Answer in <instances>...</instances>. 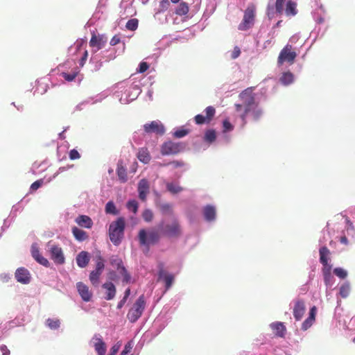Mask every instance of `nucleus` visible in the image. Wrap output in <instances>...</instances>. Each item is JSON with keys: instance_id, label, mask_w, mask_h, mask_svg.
Instances as JSON below:
<instances>
[{"instance_id": "f257e3e1", "label": "nucleus", "mask_w": 355, "mask_h": 355, "mask_svg": "<svg viewBox=\"0 0 355 355\" xmlns=\"http://www.w3.org/2000/svg\"><path fill=\"white\" fill-rule=\"evenodd\" d=\"M254 87H250L244 89L240 94L239 98L242 101V104H235L236 110L238 112H241L240 117L244 123H246V117L251 108L256 103L254 94L253 93Z\"/></svg>"}, {"instance_id": "f03ea898", "label": "nucleus", "mask_w": 355, "mask_h": 355, "mask_svg": "<svg viewBox=\"0 0 355 355\" xmlns=\"http://www.w3.org/2000/svg\"><path fill=\"white\" fill-rule=\"evenodd\" d=\"M125 227V220L123 217H119L112 222L109 226L108 234L111 242L114 245H119L123 237Z\"/></svg>"}, {"instance_id": "7ed1b4c3", "label": "nucleus", "mask_w": 355, "mask_h": 355, "mask_svg": "<svg viewBox=\"0 0 355 355\" xmlns=\"http://www.w3.org/2000/svg\"><path fill=\"white\" fill-rule=\"evenodd\" d=\"M160 232L168 237H179L181 235V228L178 220L175 218H173L168 223L164 224L162 222L158 225Z\"/></svg>"}, {"instance_id": "20e7f679", "label": "nucleus", "mask_w": 355, "mask_h": 355, "mask_svg": "<svg viewBox=\"0 0 355 355\" xmlns=\"http://www.w3.org/2000/svg\"><path fill=\"white\" fill-rule=\"evenodd\" d=\"M138 239L141 245H155L159 241L160 232L155 230L147 232L144 229H141L139 232Z\"/></svg>"}, {"instance_id": "39448f33", "label": "nucleus", "mask_w": 355, "mask_h": 355, "mask_svg": "<svg viewBox=\"0 0 355 355\" xmlns=\"http://www.w3.org/2000/svg\"><path fill=\"white\" fill-rule=\"evenodd\" d=\"M146 306L144 295H141L134 303L127 314V318L131 322H135L142 315Z\"/></svg>"}, {"instance_id": "423d86ee", "label": "nucleus", "mask_w": 355, "mask_h": 355, "mask_svg": "<svg viewBox=\"0 0 355 355\" xmlns=\"http://www.w3.org/2000/svg\"><path fill=\"white\" fill-rule=\"evenodd\" d=\"M256 7L254 4H250L245 9L242 21L238 26L240 31H247L250 28L254 23Z\"/></svg>"}, {"instance_id": "0eeeda50", "label": "nucleus", "mask_w": 355, "mask_h": 355, "mask_svg": "<svg viewBox=\"0 0 355 355\" xmlns=\"http://www.w3.org/2000/svg\"><path fill=\"white\" fill-rule=\"evenodd\" d=\"M296 57L297 53L292 45L287 44L280 51L277 58V63L279 65H282L284 62L292 64L294 63Z\"/></svg>"}, {"instance_id": "6e6552de", "label": "nucleus", "mask_w": 355, "mask_h": 355, "mask_svg": "<svg viewBox=\"0 0 355 355\" xmlns=\"http://www.w3.org/2000/svg\"><path fill=\"white\" fill-rule=\"evenodd\" d=\"M48 247L50 257L53 262L58 265L64 263L65 257L62 248L58 245L52 244L51 241L48 243Z\"/></svg>"}, {"instance_id": "1a4fd4ad", "label": "nucleus", "mask_w": 355, "mask_h": 355, "mask_svg": "<svg viewBox=\"0 0 355 355\" xmlns=\"http://www.w3.org/2000/svg\"><path fill=\"white\" fill-rule=\"evenodd\" d=\"M110 263L111 266L116 268L119 273L123 277L124 282L128 283L130 281L131 276L123 266V261L121 258L117 256H112L110 258Z\"/></svg>"}, {"instance_id": "9d476101", "label": "nucleus", "mask_w": 355, "mask_h": 355, "mask_svg": "<svg viewBox=\"0 0 355 355\" xmlns=\"http://www.w3.org/2000/svg\"><path fill=\"white\" fill-rule=\"evenodd\" d=\"M205 116L197 114L194 117V121L197 125L209 124L214 119L216 109L213 106H208L205 110Z\"/></svg>"}, {"instance_id": "9b49d317", "label": "nucleus", "mask_w": 355, "mask_h": 355, "mask_svg": "<svg viewBox=\"0 0 355 355\" xmlns=\"http://www.w3.org/2000/svg\"><path fill=\"white\" fill-rule=\"evenodd\" d=\"M184 148L181 143H175L173 141H166L161 147V153L163 155H175L180 153Z\"/></svg>"}, {"instance_id": "f8f14e48", "label": "nucleus", "mask_w": 355, "mask_h": 355, "mask_svg": "<svg viewBox=\"0 0 355 355\" xmlns=\"http://www.w3.org/2000/svg\"><path fill=\"white\" fill-rule=\"evenodd\" d=\"M174 275L168 273L164 269L162 263L159 264L158 280H163L165 283L166 290H168L174 281Z\"/></svg>"}, {"instance_id": "ddd939ff", "label": "nucleus", "mask_w": 355, "mask_h": 355, "mask_svg": "<svg viewBox=\"0 0 355 355\" xmlns=\"http://www.w3.org/2000/svg\"><path fill=\"white\" fill-rule=\"evenodd\" d=\"M107 42V37L104 35H96L94 33L92 34L89 41V46L92 48H96L94 50V53L103 48Z\"/></svg>"}, {"instance_id": "4468645a", "label": "nucleus", "mask_w": 355, "mask_h": 355, "mask_svg": "<svg viewBox=\"0 0 355 355\" xmlns=\"http://www.w3.org/2000/svg\"><path fill=\"white\" fill-rule=\"evenodd\" d=\"M16 280L22 284H28L31 282V275L28 269L24 267L18 268L15 272Z\"/></svg>"}, {"instance_id": "2eb2a0df", "label": "nucleus", "mask_w": 355, "mask_h": 355, "mask_svg": "<svg viewBox=\"0 0 355 355\" xmlns=\"http://www.w3.org/2000/svg\"><path fill=\"white\" fill-rule=\"evenodd\" d=\"M144 131L146 133H156L158 135H163L165 132L164 125L157 121H153L150 123H146L144 125Z\"/></svg>"}, {"instance_id": "dca6fc26", "label": "nucleus", "mask_w": 355, "mask_h": 355, "mask_svg": "<svg viewBox=\"0 0 355 355\" xmlns=\"http://www.w3.org/2000/svg\"><path fill=\"white\" fill-rule=\"evenodd\" d=\"M137 190L139 199L144 202L146 201L150 190L148 181L146 179H141L138 183Z\"/></svg>"}, {"instance_id": "f3484780", "label": "nucleus", "mask_w": 355, "mask_h": 355, "mask_svg": "<svg viewBox=\"0 0 355 355\" xmlns=\"http://www.w3.org/2000/svg\"><path fill=\"white\" fill-rule=\"evenodd\" d=\"M94 347L98 355H105L106 345L99 335H94L92 338Z\"/></svg>"}, {"instance_id": "a211bd4d", "label": "nucleus", "mask_w": 355, "mask_h": 355, "mask_svg": "<svg viewBox=\"0 0 355 355\" xmlns=\"http://www.w3.org/2000/svg\"><path fill=\"white\" fill-rule=\"evenodd\" d=\"M76 287L78 292L83 301L89 302L91 300L92 293L91 291H89V287L87 285L83 282H78L76 284Z\"/></svg>"}, {"instance_id": "6ab92c4d", "label": "nucleus", "mask_w": 355, "mask_h": 355, "mask_svg": "<svg viewBox=\"0 0 355 355\" xmlns=\"http://www.w3.org/2000/svg\"><path fill=\"white\" fill-rule=\"evenodd\" d=\"M76 263L80 268H85L90 260L89 254L86 251H81L78 254L76 258Z\"/></svg>"}, {"instance_id": "aec40b11", "label": "nucleus", "mask_w": 355, "mask_h": 355, "mask_svg": "<svg viewBox=\"0 0 355 355\" xmlns=\"http://www.w3.org/2000/svg\"><path fill=\"white\" fill-rule=\"evenodd\" d=\"M116 174L121 182L125 183L128 181L126 168L122 160H119L117 163Z\"/></svg>"}, {"instance_id": "412c9836", "label": "nucleus", "mask_w": 355, "mask_h": 355, "mask_svg": "<svg viewBox=\"0 0 355 355\" xmlns=\"http://www.w3.org/2000/svg\"><path fill=\"white\" fill-rule=\"evenodd\" d=\"M273 334L278 337H284L286 332V327L282 322H274L270 325Z\"/></svg>"}, {"instance_id": "4be33fe9", "label": "nucleus", "mask_w": 355, "mask_h": 355, "mask_svg": "<svg viewBox=\"0 0 355 355\" xmlns=\"http://www.w3.org/2000/svg\"><path fill=\"white\" fill-rule=\"evenodd\" d=\"M76 223L80 227L90 229L93 225L92 220L85 215H80L76 218Z\"/></svg>"}, {"instance_id": "5701e85b", "label": "nucleus", "mask_w": 355, "mask_h": 355, "mask_svg": "<svg viewBox=\"0 0 355 355\" xmlns=\"http://www.w3.org/2000/svg\"><path fill=\"white\" fill-rule=\"evenodd\" d=\"M103 288L106 290L107 296L105 299L107 300H112L116 295L115 286L112 282H106L103 284Z\"/></svg>"}, {"instance_id": "b1692460", "label": "nucleus", "mask_w": 355, "mask_h": 355, "mask_svg": "<svg viewBox=\"0 0 355 355\" xmlns=\"http://www.w3.org/2000/svg\"><path fill=\"white\" fill-rule=\"evenodd\" d=\"M288 17H293L297 13V3L293 1H288L286 2V8L284 10Z\"/></svg>"}, {"instance_id": "393cba45", "label": "nucleus", "mask_w": 355, "mask_h": 355, "mask_svg": "<svg viewBox=\"0 0 355 355\" xmlns=\"http://www.w3.org/2000/svg\"><path fill=\"white\" fill-rule=\"evenodd\" d=\"M305 311V306L304 304L302 302H296L294 310H293V315L294 317L297 320H299L302 318L304 313Z\"/></svg>"}, {"instance_id": "a878e982", "label": "nucleus", "mask_w": 355, "mask_h": 355, "mask_svg": "<svg viewBox=\"0 0 355 355\" xmlns=\"http://www.w3.org/2000/svg\"><path fill=\"white\" fill-rule=\"evenodd\" d=\"M204 216L208 221L214 220L216 218V209L214 207L207 205L203 210Z\"/></svg>"}, {"instance_id": "bb28decb", "label": "nucleus", "mask_w": 355, "mask_h": 355, "mask_svg": "<svg viewBox=\"0 0 355 355\" xmlns=\"http://www.w3.org/2000/svg\"><path fill=\"white\" fill-rule=\"evenodd\" d=\"M72 233L76 239L79 241H85L88 238V235L86 232L78 228L77 227H73L72 228Z\"/></svg>"}, {"instance_id": "cd10ccee", "label": "nucleus", "mask_w": 355, "mask_h": 355, "mask_svg": "<svg viewBox=\"0 0 355 355\" xmlns=\"http://www.w3.org/2000/svg\"><path fill=\"white\" fill-rule=\"evenodd\" d=\"M137 158L139 160L144 164H147L150 160V155L147 148L139 149L137 153Z\"/></svg>"}, {"instance_id": "c85d7f7f", "label": "nucleus", "mask_w": 355, "mask_h": 355, "mask_svg": "<svg viewBox=\"0 0 355 355\" xmlns=\"http://www.w3.org/2000/svg\"><path fill=\"white\" fill-rule=\"evenodd\" d=\"M103 271L94 269L89 274V280L93 286H96L99 283V278Z\"/></svg>"}, {"instance_id": "c756f323", "label": "nucleus", "mask_w": 355, "mask_h": 355, "mask_svg": "<svg viewBox=\"0 0 355 355\" xmlns=\"http://www.w3.org/2000/svg\"><path fill=\"white\" fill-rule=\"evenodd\" d=\"M94 260H95V263H96L95 269L98 270L103 271V270L105 268V260L103 258L100 251L97 252V253L95 256Z\"/></svg>"}, {"instance_id": "7c9ffc66", "label": "nucleus", "mask_w": 355, "mask_h": 355, "mask_svg": "<svg viewBox=\"0 0 355 355\" xmlns=\"http://www.w3.org/2000/svg\"><path fill=\"white\" fill-rule=\"evenodd\" d=\"M293 80H294L293 74L290 71L283 73L279 79L281 83L284 85H288L292 83L293 82Z\"/></svg>"}, {"instance_id": "2f4dec72", "label": "nucleus", "mask_w": 355, "mask_h": 355, "mask_svg": "<svg viewBox=\"0 0 355 355\" xmlns=\"http://www.w3.org/2000/svg\"><path fill=\"white\" fill-rule=\"evenodd\" d=\"M189 10L188 4L186 2H181L175 10V14L179 16L186 15Z\"/></svg>"}, {"instance_id": "473e14b6", "label": "nucleus", "mask_w": 355, "mask_h": 355, "mask_svg": "<svg viewBox=\"0 0 355 355\" xmlns=\"http://www.w3.org/2000/svg\"><path fill=\"white\" fill-rule=\"evenodd\" d=\"M329 254V250L327 247H322L320 250V262L326 266L328 263V256Z\"/></svg>"}, {"instance_id": "72a5a7b5", "label": "nucleus", "mask_w": 355, "mask_h": 355, "mask_svg": "<svg viewBox=\"0 0 355 355\" xmlns=\"http://www.w3.org/2000/svg\"><path fill=\"white\" fill-rule=\"evenodd\" d=\"M216 139V132L213 129H209L207 130L204 136V140L206 142L208 143H212L214 142Z\"/></svg>"}, {"instance_id": "f704fd0d", "label": "nucleus", "mask_w": 355, "mask_h": 355, "mask_svg": "<svg viewBox=\"0 0 355 355\" xmlns=\"http://www.w3.org/2000/svg\"><path fill=\"white\" fill-rule=\"evenodd\" d=\"M252 114V118L254 121L259 120L261 116H262L263 112L262 110L259 107L258 103L255 104L254 106L252 107L251 111L249 112Z\"/></svg>"}, {"instance_id": "c9c22d12", "label": "nucleus", "mask_w": 355, "mask_h": 355, "mask_svg": "<svg viewBox=\"0 0 355 355\" xmlns=\"http://www.w3.org/2000/svg\"><path fill=\"white\" fill-rule=\"evenodd\" d=\"M105 211L106 214H112V215H117L119 214V211L114 205V203L112 201H109L105 205Z\"/></svg>"}, {"instance_id": "e433bc0d", "label": "nucleus", "mask_w": 355, "mask_h": 355, "mask_svg": "<svg viewBox=\"0 0 355 355\" xmlns=\"http://www.w3.org/2000/svg\"><path fill=\"white\" fill-rule=\"evenodd\" d=\"M166 188L168 191L174 194L178 193L183 191V188L182 187L171 182L166 184Z\"/></svg>"}, {"instance_id": "4c0bfd02", "label": "nucleus", "mask_w": 355, "mask_h": 355, "mask_svg": "<svg viewBox=\"0 0 355 355\" xmlns=\"http://www.w3.org/2000/svg\"><path fill=\"white\" fill-rule=\"evenodd\" d=\"M159 209L163 214L172 215L173 213V207L171 204L164 203L160 205Z\"/></svg>"}, {"instance_id": "58836bf2", "label": "nucleus", "mask_w": 355, "mask_h": 355, "mask_svg": "<svg viewBox=\"0 0 355 355\" xmlns=\"http://www.w3.org/2000/svg\"><path fill=\"white\" fill-rule=\"evenodd\" d=\"M139 21L137 19L134 18L128 20L125 24V27L128 30L135 31L138 28Z\"/></svg>"}, {"instance_id": "ea45409f", "label": "nucleus", "mask_w": 355, "mask_h": 355, "mask_svg": "<svg viewBox=\"0 0 355 355\" xmlns=\"http://www.w3.org/2000/svg\"><path fill=\"white\" fill-rule=\"evenodd\" d=\"M350 293V286L348 283H345L340 288V295L343 297H347Z\"/></svg>"}, {"instance_id": "a19ab883", "label": "nucleus", "mask_w": 355, "mask_h": 355, "mask_svg": "<svg viewBox=\"0 0 355 355\" xmlns=\"http://www.w3.org/2000/svg\"><path fill=\"white\" fill-rule=\"evenodd\" d=\"M60 320L58 319H51L49 318L46 320L47 326L51 329H56L60 327Z\"/></svg>"}, {"instance_id": "79ce46f5", "label": "nucleus", "mask_w": 355, "mask_h": 355, "mask_svg": "<svg viewBox=\"0 0 355 355\" xmlns=\"http://www.w3.org/2000/svg\"><path fill=\"white\" fill-rule=\"evenodd\" d=\"M286 2V0H276L275 1V10L276 12L282 15L284 12V6Z\"/></svg>"}, {"instance_id": "37998d69", "label": "nucleus", "mask_w": 355, "mask_h": 355, "mask_svg": "<svg viewBox=\"0 0 355 355\" xmlns=\"http://www.w3.org/2000/svg\"><path fill=\"white\" fill-rule=\"evenodd\" d=\"M153 213L150 209H146L142 214V217L146 222H150L153 219Z\"/></svg>"}, {"instance_id": "c03bdc74", "label": "nucleus", "mask_w": 355, "mask_h": 355, "mask_svg": "<svg viewBox=\"0 0 355 355\" xmlns=\"http://www.w3.org/2000/svg\"><path fill=\"white\" fill-rule=\"evenodd\" d=\"M127 207L135 214L138 209V203L136 200H130L127 203Z\"/></svg>"}, {"instance_id": "a18cd8bd", "label": "nucleus", "mask_w": 355, "mask_h": 355, "mask_svg": "<svg viewBox=\"0 0 355 355\" xmlns=\"http://www.w3.org/2000/svg\"><path fill=\"white\" fill-rule=\"evenodd\" d=\"M334 273L341 279H345L347 275V272L341 268H336L334 270Z\"/></svg>"}, {"instance_id": "49530a36", "label": "nucleus", "mask_w": 355, "mask_h": 355, "mask_svg": "<svg viewBox=\"0 0 355 355\" xmlns=\"http://www.w3.org/2000/svg\"><path fill=\"white\" fill-rule=\"evenodd\" d=\"M78 71L76 72H73V73H62V76L67 81L69 82H71L72 80H73L78 75Z\"/></svg>"}, {"instance_id": "de8ad7c7", "label": "nucleus", "mask_w": 355, "mask_h": 355, "mask_svg": "<svg viewBox=\"0 0 355 355\" xmlns=\"http://www.w3.org/2000/svg\"><path fill=\"white\" fill-rule=\"evenodd\" d=\"M172 165L173 168H181L184 166V162L181 160H174L168 164H162V166H168Z\"/></svg>"}, {"instance_id": "09e8293b", "label": "nucleus", "mask_w": 355, "mask_h": 355, "mask_svg": "<svg viewBox=\"0 0 355 355\" xmlns=\"http://www.w3.org/2000/svg\"><path fill=\"white\" fill-rule=\"evenodd\" d=\"M233 125L231 124V123L227 120L225 119L223 122V132H229L233 130Z\"/></svg>"}, {"instance_id": "8fccbe9b", "label": "nucleus", "mask_w": 355, "mask_h": 355, "mask_svg": "<svg viewBox=\"0 0 355 355\" xmlns=\"http://www.w3.org/2000/svg\"><path fill=\"white\" fill-rule=\"evenodd\" d=\"M188 133H189V131L187 130L181 129V130H176L173 133V135L176 138H182V137L186 136Z\"/></svg>"}, {"instance_id": "3c124183", "label": "nucleus", "mask_w": 355, "mask_h": 355, "mask_svg": "<svg viewBox=\"0 0 355 355\" xmlns=\"http://www.w3.org/2000/svg\"><path fill=\"white\" fill-rule=\"evenodd\" d=\"M39 263H40L41 265L45 266V267H49L50 266V263L49 261H48L47 259L44 258V257H42V255H40V257L35 259Z\"/></svg>"}, {"instance_id": "603ef678", "label": "nucleus", "mask_w": 355, "mask_h": 355, "mask_svg": "<svg viewBox=\"0 0 355 355\" xmlns=\"http://www.w3.org/2000/svg\"><path fill=\"white\" fill-rule=\"evenodd\" d=\"M43 184V180H38L35 182H34L31 185V190L33 191H35L36 190H37Z\"/></svg>"}, {"instance_id": "864d4df0", "label": "nucleus", "mask_w": 355, "mask_h": 355, "mask_svg": "<svg viewBox=\"0 0 355 355\" xmlns=\"http://www.w3.org/2000/svg\"><path fill=\"white\" fill-rule=\"evenodd\" d=\"M149 68V64L146 62H141L139 64V69H137V72L139 73H144Z\"/></svg>"}, {"instance_id": "5fc2aeb1", "label": "nucleus", "mask_w": 355, "mask_h": 355, "mask_svg": "<svg viewBox=\"0 0 355 355\" xmlns=\"http://www.w3.org/2000/svg\"><path fill=\"white\" fill-rule=\"evenodd\" d=\"M132 349V344L131 342H128L124 347L123 350L121 352L120 355H127L131 352Z\"/></svg>"}, {"instance_id": "6e6d98bb", "label": "nucleus", "mask_w": 355, "mask_h": 355, "mask_svg": "<svg viewBox=\"0 0 355 355\" xmlns=\"http://www.w3.org/2000/svg\"><path fill=\"white\" fill-rule=\"evenodd\" d=\"M31 254L35 259H37L40 255H41L38 248L35 245H33L31 247Z\"/></svg>"}, {"instance_id": "4d7b16f0", "label": "nucleus", "mask_w": 355, "mask_h": 355, "mask_svg": "<svg viewBox=\"0 0 355 355\" xmlns=\"http://www.w3.org/2000/svg\"><path fill=\"white\" fill-rule=\"evenodd\" d=\"M80 157L79 153L76 149H72L69 152V158L71 160L77 159Z\"/></svg>"}, {"instance_id": "13d9d810", "label": "nucleus", "mask_w": 355, "mask_h": 355, "mask_svg": "<svg viewBox=\"0 0 355 355\" xmlns=\"http://www.w3.org/2000/svg\"><path fill=\"white\" fill-rule=\"evenodd\" d=\"M311 327V312L309 313V316L306 319L302 326V329L303 330H306Z\"/></svg>"}, {"instance_id": "bf43d9fd", "label": "nucleus", "mask_w": 355, "mask_h": 355, "mask_svg": "<svg viewBox=\"0 0 355 355\" xmlns=\"http://www.w3.org/2000/svg\"><path fill=\"white\" fill-rule=\"evenodd\" d=\"M121 42V38L119 35H114L112 37V38L110 40V45L111 46H115Z\"/></svg>"}, {"instance_id": "052dcab7", "label": "nucleus", "mask_w": 355, "mask_h": 355, "mask_svg": "<svg viewBox=\"0 0 355 355\" xmlns=\"http://www.w3.org/2000/svg\"><path fill=\"white\" fill-rule=\"evenodd\" d=\"M121 347V344L119 343H117L114 345L112 346L111 348V352L110 355H116V354L118 352Z\"/></svg>"}, {"instance_id": "680f3d73", "label": "nucleus", "mask_w": 355, "mask_h": 355, "mask_svg": "<svg viewBox=\"0 0 355 355\" xmlns=\"http://www.w3.org/2000/svg\"><path fill=\"white\" fill-rule=\"evenodd\" d=\"M170 3L168 0H162L160 2V8L161 10L164 11L168 9L169 7Z\"/></svg>"}, {"instance_id": "e2e57ef3", "label": "nucleus", "mask_w": 355, "mask_h": 355, "mask_svg": "<svg viewBox=\"0 0 355 355\" xmlns=\"http://www.w3.org/2000/svg\"><path fill=\"white\" fill-rule=\"evenodd\" d=\"M240 54H241V50H240L239 47L235 46L232 51V58L236 59L240 55Z\"/></svg>"}, {"instance_id": "0e129e2a", "label": "nucleus", "mask_w": 355, "mask_h": 355, "mask_svg": "<svg viewBox=\"0 0 355 355\" xmlns=\"http://www.w3.org/2000/svg\"><path fill=\"white\" fill-rule=\"evenodd\" d=\"M87 56H88V52H87V51H85L84 52V54H83L82 58L80 59V65L81 67H83L85 64V63L87 60Z\"/></svg>"}, {"instance_id": "69168bd1", "label": "nucleus", "mask_w": 355, "mask_h": 355, "mask_svg": "<svg viewBox=\"0 0 355 355\" xmlns=\"http://www.w3.org/2000/svg\"><path fill=\"white\" fill-rule=\"evenodd\" d=\"M0 349L2 352L3 355H9L10 354V351L6 345H1L0 347Z\"/></svg>"}, {"instance_id": "338daca9", "label": "nucleus", "mask_w": 355, "mask_h": 355, "mask_svg": "<svg viewBox=\"0 0 355 355\" xmlns=\"http://www.w3.org/2000/svg\"><path fill=\"white\" fill-rule=\"evenodd\" d=\"M0 279L3 282H7L10 279V277L7 274H1V275H0Z\"/></svg>"}, {"instance_id": "774afa93", "label": "nucleus", "mask_w": 355, "mask_h": 355, "mask_svg": "<svg viewBox=\"0 0 355 355\" xmlns=\"http://www.w3.org/2000/svg\"><path fill=\"white\" fill-rule=\"evenodd\" d=\"M340 242L342 243V244H344V245H348L349 242H348V239L346 237V236H342L340 238Z\"/></svg>"}]
</instances>
